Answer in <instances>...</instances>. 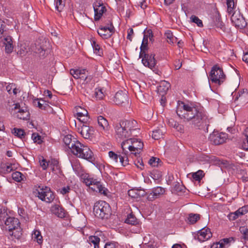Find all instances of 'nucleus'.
Here are the masks:
<instances>
[{"mask_svg": "<svg viewBox=\"0 0 248 248\" xmlns=\"http://www.w3.org/2000/svg\"><path fill=\"white\" fill-rule=\"evenodd\" d=\"M89 241L91 243L94 245V248H99V244L100 239L98 237L96 236H90L89 237Z\"/></svg>", "mask_w": 248, "mask_h": 248, "instance_id": "58836bf2", "label": "nucleus"}, {"mask_svg": "<svg viewBox=\"0 0 248 248\" xmlns=\"http://www.w3.org/2000/svg\"><path fill=\"white\" fill-rule=\"evenodd\" d=\"M137 124V122L134 120L122 121L116 124L114 128L116 138L125 139L137 136L139 133Z\"/></svg>", "mask_w": 248, "mask_h": 248, "instance_id": "f257e3e1", "label": "nucleus"}, {"mask_svg": "<svg viewBox=\"0 0 248 248\" xmlns=\"http://www.w3.org/2000/svg\"><path fill=\"white\" fill-rule=\"evenodd\" d=\"M165 36L166 37L168 43L170 44H173L176 43L177 40V38L173 36L170 31H167L165 33Z\"/></svg>", "mask_w": 248, "mask_h": 248, "instance_id": "c756f323", "label": "nucleus"}, {"mask_svg": "<svg viewBox=\"0 0 248 248\" xmlns=\"http://www.w3.org/2000/svg\"><path fill=\"white\" fill-rule=\"evenodd\" d=\"M203 171L199 170L192 174L193 178L196 181H200L203 177Z\"/></svg>", "mask_w": 248, "mask_h": 248, "instance_id": "de8ad7c7", "label": "nucleus"}, {"mask_svg": "<svg viewBox=\"0 0 248 248\" xmlns=\"http://www.w3.org/2000/svg\"><path fill=\"white\" fill-rule=\"evenodd\" d=\"M209 79L213 83L220 85L225 81L226 76L223 69L218 65L216 64L212 68Z\"/></svg>", "mask_w": 248, "mask_h": 248, "instance_id": "6e6552de", "label": "nucleus"}, {"mask_svg": "<svg viewBox=\"0 0 248 248\" xmlns=\"http://www.w3.org/2000/svg\"><path fill=\"white\" fill-rule=\"evenodd\" d=\"M13 107L11 108L12 111H15L17 114L16 116L20 119L28 120L30 118V113L27 108H21L18 103L14 104Z\"/></svg>", "mask_w": 248, "mask_h": 248, "instance_id": "ddd939ff", "label": "nucleus"}, {"mask_svg": "<svg viewBox=\"0 0 248 248\" xmlns=\"http://www.w3.org/2000/svg\"><path fill=\"white\" fill-rule=\"evenodd\" d=\"M12 133L17 137L21 139L24 137L25 132L24 130L21 129L14 128L12 130Z\"/></svg>", "mask_w": 248, "mask_h": 248, "instance_id": "c03bdc74", "label": "nucleus"}, {"mask_svg": "<svg viewBox=\"0 0 248 248\" xmlns=\"http://www.w3.org/2000/svg\"><path fill=\"white\" fill-rule=\"evenodd\" d=\"M232 14V22L236 27L241 28L245 26V21L239 12H233Z\"/></svg>", "mask_w": 248, "mask_h": 248, "instance_id": "f3484780", "label": "nucleus"}, {"mask_svg": "<svg viewBox=\"0 0 248 248\" xmlns=\"http://www.w3.org/2000/svg\"><path fill=\"white\" fill-rule=\"evenodd\" d=\"M49 167L50 168L52 171L55 173H57V171H58L60 169L58 161L54 159L49 161Z\"/></svg>", "mask_w": 248, "mask_h": 248, "instance_id": "2f4dec72", "label": "nucleus"}, {"mask_svg": "<svg viewBox=\"0 0 248 248\" xmlns=\"http://www.w3.org/2000/svg\"><path fill=\"white\" fill-rule=\"evenodd\" d=\"M143 147V143L140 140L132 138L131 154L137 156L140 153Z\"/></svg>", "mask_w": 248, "mask_h": 248, "instance_id": "aec40b11", "label": "nucleus"}, {"mask_svg": "<svg viewBox=\"0 0 248 248\" xmlns=\"http://www.w3.org/2000/svg\"><path fill=\"white\" fill-rule=\"evenodd\" d=\"M77 140L76 139L70 134L64 136L63 138V141L64 143L69 149H70L71 146H72L73 143L76 142Z\"/></svg>", "mask_w": 248, "mask_h": 248, "instance_id": "bb28decb", "label": "nucleus"}, {"mask_svg": "<svg viewBox=\"0 0 248 248\" xmlns=\"http://www.w3.org/2000/svg\"><path fill=\"white\" fill-rule=\"evenodd\" d=\"M147 42L148 39L144 36L140 46V58H142V62L144 66L152 69L155 67L156 62L154 54H146V50L147 49Z\"/></svg>", "mask_w": 248, "mask_h": 248, "instance_id": "39448f33", "label": "nucleus"}, {"mask_svg": "<svg viewBox=\"0 0 248 248\" xmlns=\"http://www.w3.org/2000/svg\"><path fill=\"white\" fill-rule=\"evenodd\" d=\"M97 122L101 130L107 132L109 129V125L107 120L102 116L97 117Z\"/></svg>", "mask_w": 248, "mask_h": 248, "instance_id": "b1692460", "label": "nucleus"}, {"mask_svg": "<svg viewBox=\"0 0 248 248\" xmlns=\"http://www.w3.org/2000/svg\"><path fill=\"white\" fill-rule=\"evenodd\" d=\"M212 233L208 228H203L198 233L197 239L200 242H204L212 237Z\"/></svg>", "mask_w": 248, "mask_h": 248, "instance_id": "412c9836", "label": "nucleus"}, {"mask_svg": "<svg viewBox=\"0 0 248 248\" xmlns=\"http://www.w3.org/2000/svg\"><path fill=\"white\" fill-rule=\"evenodd\" d=\"M78 152L79 153H78L77 157L86 159L90 162L94 161L93 154L87 146L82 144V146L81 147V149H79Z\"/></svg>", "mask_w": 248, "mask_h": 248, "instance_id": "f8f14e48", "label": "nucleus"}, {"mask_svg": "<svg viewBox=\"0 0 248 248\" xmlns=\"http://www.w3.org/2000/svg\"><path fill=\"white\" fill-rule=\"evenodd\" d=\"M94 96L96 99H102L104 96L103 89L100 88H95Z\"/></svg>", "mask_w": 248, "mask_h": 248, "instance_id": "ea45409f", "label": "nucleus"}, {"mask_svg": "<svg viewBox=\"0 0 248 248\" xmlns=\"http://www.w3.org/2000/svg\"><path fill=\"white\" fill-rule=\"evenodd\" d=\"M134 33L133 30L132 28H130L128 30V34L127 36V39L129 40L130 41L132 40V36Z\"/></svg>", "mask_w": 248, "mask_h": 248, "instance_id": "052dcab7", "label": "nucleus"}, {"mask_svg": "<svg viewBox=\"0 0 248 248\" xmlns=\"http://www.w3.org/2000/svg\"><path fill=\"white\" fill-rule=\"evenodd\" d=\"M159 158L152 157L149 160V164L153 167H158L159 166Z\"/></svg>", "mask_w": 248, "mask_h": 248, "instance_id": "3c124183", "label": "nucleus"}, {"mask_svg": "<svg viewBox=\"0 0 248 248\" xmlns=\"http://www.w3.org/2000/svg\"><path fill=\"white\" fill-rule=\"evenodd\" d=\"M93 211L95 216L101 219H107L111 214L110 205L103 201H99L94 204Z\"/></svg>", "mask_w": 248, "mask_h": 248, "instance_id": "423d86ee", "label": "nucleus"}, {"mask_svg": "<svg viewBox=\"0 0 248 248\" xmlns=\"http://www.w3.org/2000/svg\"><path fill=\"white\" fill-rule=\"evenodd\" d=\"M185 187L179 183L176 182L174 185V191L176 193L183 192Z\"/></svg>", "mask_w": 248, "mask_h": 248, "instance_id": "864d4df0", "label": "nucleus"}, {"mask_svg": "<svg viewBox=\"0 0 248 248\" xmlns=\"http://www.w3.org/2000/svg\"><path fill=\"white\" fill-rule=\"evenodd\" d=\"M31 138L34 142L38 144H41L43 142L42 138L38 133H33L32 134Z\"/></svg>", "mask_w": 248, "mask_h": 248, "instance_id": "49530a36", "label": "nucleus"}, {"mask_svg": "<svg viewBox=\"0 0 248 248\" xmlns=\"http://www.w3.org/2000/svg\"><path fill=\"white\" fill-rule=\"evenodd\" d=\"M14 86H15V85L14 84H12L8 85L6 87V90H7V92L9 93V94H11L12 93V90H13V88L14 87Z\"/></svg>", "mask_w": 248, "mask_h": 248, "instance_id": "338daca9", "label": "nucleus"}, {"mask_svg": "<svg viewBox=\"0 0 248 248\" xmlns=\"http://www.w3.org/2000/svg\"><path fill=\"white\" fill-rule=\"evenodd\" d=\"M51 212L60 218H63L65 216L64 210L59 205H54L51 208Z\"/></svg>", "mask_w": 248, "mask_h": 248, "instance_id": "a878e982", "label": "nucleus"}, {"mask_svg": "<svg viewBox=\"0 0 248 248\" xmlns=\"http://www.w3.org/2000/svg\"><path fill=\"white\" fill-rule=\"evenodd\" d=\"M190 19L192 22L196 23L198 27H202L203 26L202 21L199 19L198 17L195 16H192L190 17Z\"/></svg>", "mask_w": 248, "mask_h": 248, "instance_id": "8fccbe9b", "label": "nucleus"}, {"mask_svg": "<svg viewBox=\"0 0 248 248\" xmlns=\"http://www.w3.org/2000/svg\"><path fill=\"white\" fill-rule=\"evenodd\" d=\"M108 156L109 158L115 163H118L119 161L122 166H125L128 164V159L127 156H125L122 154L118 155L113 151H109L108 152Z\"/></svg>", "mask_w": 248, "mask_h": 248, "instance_id": "4468645a", "label": "nucleus"}, {"mask_svg": "<svg viewBox=\"0 0 248 248\" xmlns=\"http://www.w3.org/2000/svg\"><path fill=\"white\" fill-rule=\"evenodd\" d=\"M39 159V163L40 166L44 170H46L49 165V161L47 162L43 157Z\"/></svg>", "mask_w": 248, "mask_h": 248, "instance_id": "09e8293b", "label": "nucleus"}, {"mask_svg": "<svg viewBox=\"0 0 248 248\" xmlns=\"http://www.w3.org/2000/svg\"><path fill=\"white\" fill-rule=\"evenodd\" d=\"M127 140H124L121 144L122 148L123 149L122 154L125 156H127L128 153L127 149L131 152L132 149V138H127Z\"/></svg>", "mask_w": 248, "mask_h": 248, "instance_id": "5701e85b", "label": "nucleus"}, {"mask_svg": "<svg viewBox=\"0 0 248 248\" xmlns=\"http://www.w3.org/2000/svg\"><path fill=\"white\" fill-rule=\"evenodd\" d=\"M135 164L138 168L140 169L141 170L143 169L144 164L141 158H138L137 160L135 161Z\"/></svg>", "mask_w": 248, "mask_h": 248, "instance_id": "4d7b16f0", "label": "nucleus"}, {"mask_svg": "<svg viewBox=\"0 0 248 248\" xmlns=\"http://www.w3.org/2000/svg\"><path fill=\"white\" fill-rule=\"evenodd\" d=\"M82 146V144L78 140L76 142L73 143L72 146L70 147L71 152L74 155L77 156L78 155V153H79V149H81V147Z\"/></svg>", "mask_w": 248, "mask_h": 248, "instance_id": "c85d7f7f", "label": "nucleus"}, {"mask_svg": "<svg viewBox=\"0 0 248 248\" xmlns=\"http://www.w3.org/2000/svg\"><path fill=\"white\" fill-rule=\"evenodd\" d=\"M151 177L154 180H158L159 179L162 175L160 172L157 171H153L150 175Z\"/></svg>", "mask_w": 248, "mask_h": 248, "instance_id": "6e6d98bb", "label": "nucleus"}, {"mask_svg": "<svg viewBox=\"0 0 248 248\" xmlns=\"http://www.w3.org/2000/svg\"><path fill=\"white\" fill-rule=\"evenodd\" d=\"M117 244L114 243L106 244L104 248H116Z\"/></svg>", "mask_w": 248, "mask_h": 248, "instance_id": "0e129e2a", "label": "nucleus"}, {"mask_svg": "<svg viewBox=\"0 0 248 248\" xmlns=\"http://www.w3.org/2000/svg\"><path fill=\"white\" fill-rule=\"evenodd\" d=\"M3 42L5 46L6 52L8 53L12 52L13 50V45L11 37L8 35L3 36Z\"/></svg>", "mask_w": 248, "mask_h": 248, "instance_id": "393cba45", "label": "nucleus"}, {"mask_svg": "<svg viewBox=\"0 0 248 248\" xmlns=\"http://www.w3.org/2000/svg\"><path fill=\"white\" fill-rule=\"evenodd\" d=\"M77 118L78 120L84 124H86L89 119V118L87 115L82 117H78Z\"/></svg>", "mask_w": 248, "mask_h": 248, "instance_id": "13d9d810", "label": "nucleus"}, {"mask_svg": "<svg viewBox=\"0 0 248 248\" xmlns=\"http://www.w3.org/2000/svg\"><path fill=\"white\" fill-rule=\"evenodd\" d=\"M113 101L118 105L128 104V99L126 93L122 91L117 92L114 97Z\"/></svg>", "mask_w": 248, "mask_h": 248, "instance_id": "2eb2a0df", "label": "nucleus"}, {"mask_svg": "<svg viewBox=\"0 0 248 248\" xmlns=\"http://www.w3.org/2000/svg\"><path fill=\"white\" fill-rule=\"evenodd\" d=\"M34 52L39 54L40 56L44 57L50 49L49 42L45 39L37 41L35 43Z\"/></svg>", "mask_w": 248, "mask_h": 248, "instance_id": "1a4fd4ad", "label": "nucleus"}, {"mask_svg": "<svg viewBox=\"0 0 248 248\" xmlns=\"http://www.w3.org/2000/svg\"><path fill=\"white\" fill-rule=\"evenodd\" d=\"M85 69H71L70 71V74L76 79H78L79 75L81 72H85Z\"/></svg>", "mask_w": 248, "mask_h": 248, "instance_id": "79ce46f5", "label": "nucleus"}, {"mask_svg": "<svg viewBox=\"0 0 248 248\" xmlns=\"http://www.w3.org/2000/svg\"><path fill=\"white\" fill-rule=\"evenodd\" d=\"M12 178L16 182H20L23 179L24 176L19 171H16L12 173Z\"/></svg>", "mask_w": 248, "mask_h": 248, "instance_id": "a19ab883", "label": "nucleus"}, {"mask_svg": "<svg viewBox=\"0 0 248 248\" xmlns=\"http://www.w3.org/2000/svg\"><path fill=\"white\" fill-rule=\"evenodd\" d=\"M163 136V132L160 129H156L153 131L152 138L157 140L161 138Z\"/></svg>", "mask_w": 248, "mask_h": 248, "instance_id": "37998d69", "label": "nucleus"}, {"mask_svg": "<svg viewBox=\"0 0 248 248\" xmlns=\"http://www.w3.org/2000/svg\"><path fill=\"white\" fill-rule=\"evenodd\" d=\"M55 8L59 12H61L64 6V0H56Z\"/></svg>", "mask_w": 248, "mask_h": 248, "instance_id": "a18cd8bd", "label": "nucleus"}, {"mask_svg": "<svg viewBox=\"0 0 248 248\" xmlns=\"http://www.w3.org/2000/svg\"><path fill=\"white\" fill-rule=\"evenodd\" d=\"M114 28L112 23L108 27H100L97 31L98 34L103 39L110 38L114 32Z\"/></svg>", "mask_w": 248, "mask_h": 248, "instance_id": "dca6fc26", "label": "nucleus"}, {"mask_svg": "<svg viewBox=\"0 0 248 248\" xmlns=\"http://www.w3.org/2000/svg\"><path fill=\"white\" fill-rule=\"evenodd\" d=\"M247 207H242V208H240L236 211L234 213V215L236 216H239L241 215H243L246 214L248 212Z\"/></svg>", "mask_w": 248, "mask_h": 248, "instance_id": "603ef678", "label": "nucleus"}, {"mask_svg": "<svg viewBox=\"0 0 248 248\" xmlns=\"http://www.w3.org/2000/svg\"><path fill=\"white\" fill-rule=\"evenodd\" d=\"M83 179L86 185L89 186L93 191L107 195L108 190L102 186L100 181L87 175L84 176Z\"/></svg>", "mask_w": 248, "mask_h": 248, "instance_id": "0eeeda50", "label": "nucleus"}, {"mask_svg": "<svg viewBox=\"0 0 248 248\" xmlns=\"http://www.w3.org/2000/svg\"><path fill=\"white\" fill-rule=\"evenodd\" d=\"M8 214L4 209H0V221H3L5 229L9 232L15 231L12 235L17 238L21 235V228L19 220L14 217H7Z\"/></svg>", "mask_w": 248, "mask_h": 248, "instance_id": "f03ea898", "label": "nucleus"}, {"mask_svg": "<svg viewBox=\"0 0 248 248\" xmlns=\"http://www.w3.org/2000/svg\"><path fill=\"white\" fill-rule=\"evenodd\" d=\"M232 240H233V238L230 237L229 238H224V239L221 240L220 241L225 245V244H229L231 241H232Z\"/></svg>", "mask_w": 248, "mask_h": 248, "instance_id": "e2e57ef3", "label": "nucleus"}, {"mask_svg": "<svg viewBox=\"0 0 248 248\" xmlns=\"http://www.w3.org/2000/svg\"><path fill=\"white\" fill-rule=\"evenodd\" d=\"M199 109L192 105L186 104L183 102H179L177 108L176 113L178 116L181 118L183 119L184 121H190L192 122L193 119Z\"/></svg>", "mask_w": 248, "mask_h": 248, "instance_id": "7ed1b4c3", "label": "nucleus"}, {"mask_svg": "<svg viewBox=\"0 0 248 248\" xmlns=\"http://www.w3.org/2000/svg\"><path fill=\"white\" fill-rule=\"evenodd\" d=\"M93 9L94 11V19L95 20H99L103 14L106 10L103 3L97 1L93 3Z\"/></svg>", "mask_w": 248, "mask_h": 248, "instance_id": "a211bd4d", "label": "nucleus"}, {"mask_svg": "<svg viewBox=\"0 0 248 248\" xmlns=\"http://www.w3.org/2000/svg\"><path fill=\"white\" fill-rule=\"evenodd\" d=\"M32 237L34 240H36L39 244L42 243L43 237L41 234V232L39 231L35 230L32 234Z\"/></svg>", "mask_w": 248, "mask_h": 248, "instance_id": "72a5a7b5", "label": "nucleus"}, {"mask_svg": "<svg viewBox=\"0 0 248 248\" xmlns=\"http://www.w3.org/2000/svg\"><path fill=\"white\" fill-rule=\"evenodd\" d=\"M211 118H210L207 113L202 109H199L197 114L191 122L192 125L199 129H203L205 128L207 130Z\"/></svg>", "mask_w": 248, "mask_h": 248, "instance_id": "20e7f679", "label": "nucleus"}, {"mask_svg": "<svg viewBox=\"0 0 248 248\" xmlns=\"http://www.w3.org/2000/svg\"><path fill=\"white\" fill-rule=\"evenodd\" d=\"M165 189L162 187H155L152 189L151 192L148 194L147 199L149 201H153L160 197L165 193Z\"/></svg>", "mask_w": 248, "mask_h": 248, "instance_id": "6ab92c4d", "label": "nucleus"}, {"mask_svg": "<svg viewBox=\"0 0 248 248\" xmlns=\"http://www.w3.org/2000/svg\"><path fill=\"white\" fill-rule=\"evenodd\" d=\"M91 44L93 48L94 53L99 56H101L102 54V51L99 45L96 43L95 40H92Z\"/></svg>", "mask_w": 248, "mask_h": 248, "instance_id": "e433bc0d", "label": "nucleus"}, {"mask_svg": "<svg viewBox=\"0 0 248 248\" xmlns=\"http://www.w3.org/2000/svg\"><path fill=\"white\" fill-rule=\"evenodd\" d=\"M139 5H140L141 8L142 9H144L147 6L146 2L144 0H143L142 1H140L139 2Z\"/></svg>", "mask_w": 248, "mask_h": 248, "instance_id": "69168bd1", "label": "nucleus"}, {"mask_svg": "<svg viewBox=\"0 0 248 248\" xmlns=\"http://www.w3.org/2000/svg\"><path fill=\"white\" fill-rule=\"evenodd\" d=\"M242 59L244 62L248 63V50L244 53Z\"/></svg>", "mask_w": 248, "mask_h": 248, "instance_id": "774afa93", "label": "nucleus"}, {"mask_svg": "<svg viewBox=\"0 0 248 248\" xmlns=\"http://www.w3.org/2000/svg\"><path fill=\"white\" fill-rule=\"evenodd\" d=\"M125 222L131 225H136L138 223V220L134 215L129 214L127 215Z\"/></svg>", "mask_w": 248, "mask_h": 248, "instance_id": "f704fd0d", "label": "nucleus"}, {"mask_svg": "<svg viewBox=\"0 0 248 248\" xmlns=\"http://www.w3.org/2000/svg\"><path fill=\"white\" fill-rule=\"evenodd\" d=\"M79 75V76L78 78L83 80V84L88 83L92 79L91 77L88 76V71L86 69L85 72H81Z\"/></svg>", "mask_w": 248, "mask_h": 248, "instance_id": "473e14b6", "label": "nucleus"}, {"mask_svg": "<svg viewBox=\"0 0 248 248\" xmlns=\"http://www.w3.org/2000/svg\"><path fill=\"white\" fill-rule=\"evenodd\" d=\"M39 188L37 190L38 197L43 201L48 203L51 202L54 199V195L50 188L47 186H39Z\"/></svg>", "mask_w": 248, "mask_h": 248, "instance_id": "9d476101", "label": "nucleus"}, {"mask_svg": "<svg viewBox=\"0 0 248 248\" xmlns=\"http://www.w3.org/2000/svg\"><path fill=\"white\" fill-rule=\"evenodd\" d=\"M245 134L246 137V140L244 141L243 147L244 149L248 150V127L245 130Z\"/></svg>", "mask_w": 248, "mask_h": 248, "instance_id": "5fc2aeb1", "label": "nucleus"}, {"mask_svg": "<svg viewBox=\"0 0 248 248\" xmlns=\"http://www.w3.org/2000/svg\"><path fill=\"white\" fill-rule=\"evenodd\" d=\"M4 170L7 172L9 173L11 172L13 170V168L12 167V164H8L6 165L5 167H4Z\"/></svg>", "mask_w": 248, "mask_h": 248, "instance_id": "680f3d73", "label": "nucleus"}, {"mask_svg": "<svg viewBox=\"0 0 248 248\" xmlns=\"http://www.w3.org/2000/svg\"><path fill=\"white\" fill-rule=\"evenodd\" d=\"M209 140L215 145H219L226 142L228 138V134L223 132L214 131L210 135Z\"/></svg>", "mask_w": 248, "mask_h": 248, "instance_id": "9b49d317", "label": "nucleus"}, {"mask_svg": "<svg viewBox=\"0 0 248 248\" xmlns=\"http://www.w3.org/2000/svg\"><path fill=\"white\" fill-rule=\"evenodd\" d=\"M33 104L42 109H45L47 107H49L46 101L43 99L35 98L33 99Z\"/></svg>", "mask_w": 248, "mask_h": 248, "instance_id": "cd10ccee", "label": "nucleus"}, {"mask_svg": "<svg viewBox=\"0 0 248 248\" xmlns=\"http://www.w3.org/2000/svg\"><path fill=\"white\" fill-rule=\"evenodd\" d=\"M227 6V12L231 15L233 12L236 7V3H235L234 0H225Z\"/></svg>", "mask_w": 248, "mask_h": 248, "instance_id": "7c9ffc66", "label": "nucleus"}, {"mask_svg": "<svg viewBox=\"0 0 248 248\" xmlns=\"http://www.w3.org/2000/svg\"><path fill=\"white\" fill-rule=\"evenodd\" d=\"M70 190V187L69 186H66L62 187L61 190V193L64 195L69 192Z\"/></svg>", "mask_w": 248, "mask_h": 248, "instance_id": "bf43d9fd", "label": "nucleus"}, {"mask_svg": "<svg viewBox=\"0 0 248 248\" xmlns=\"http://www.w3.org/2000/svg\"><path fill=\"white\" fill-rule=\"evenodd\" d=\"M200 218V215L198 214H189L188 217V221L190 224L195 223Z\"/></svg>", "mask_w": 248, "mask_h": 248, "instance_id": "c9c22d12", "label": "nucleus"}, {"mask_svg": "<svg viewBox=\"0 0 248 248\" xmlns=\"http://www.w3.org/2000/svg\"><path fill=\"white\" fill-rule=\"evenodd\" d=\"M78 130L82 137L86 139H90L93 134L92 128L87 124H83L80 128H78Z\"/></svg>", "mask_w": 248, "mask_h": 248, "instance_id": "4be33fe9", "label": "nucleus"}, {"mask_svg": "<svg viewBox=\"0 0 248 248\" xmlns=\"http://www.w3.org/2000/svg\"><path fill=\"white\" fill-rule=\"evenodd\" d=\"M170 87V84L166 81L162 82L158 88V90L160 92L165 93Z\"/></svg>", "mask_w": 248, "mask_h": 248, "instance_id": "4c0bfd02", "label": "nucleus"}]
</instances>
